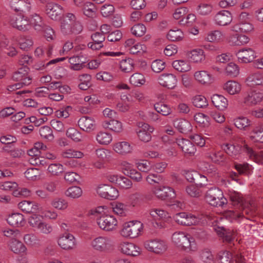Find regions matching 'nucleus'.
Instances as JSON below:
<instances>
[{
    "label": "nucleus",
    "instance_id": "nucleus-27",
    "mask_svg": "<svg viewBox=\"0 0 263 263\" xmlns=\"http://www.w3.org/2000/svg\"><path fill=\"white\" fill-rule=\"evenodd\" d=\"M18 206L23 212L27 213H37L39 211V205L33 201L24 200L20 202Z\"/></svg>",
    "mask_w": 263,
    "mask_h": 263
},
{
    "label": "nucleus",
    "instance_id": "nucleus-58",
    "mask_svg": "<svg viewBox=\"0 0 263 263\" xmlns=\"http://www.w3.org/2000/svg\"><path fill=\"white\" fill-rule=\"evenodd\" d=\"M226 72L227 76L235 77L239 74V69L236 64L230 63L226 67Z\"/></svg>",
    "mask_w": 263,
    "mask_h": 263
},
{
    "label": "nucleus",
    "instance_id": "nucleus-51",
    "mask_svg": "<svg viewBox=\"0 0 263 263\" xmlns=\"http://www.w3.org/2000/svg\"><path fill=\"white\" fill-rule=\"evenodd\" d=\"M247 81L252 85H259L263 84V76L259 73H254L247 78Z\"/></svg>",
    "mask_w": 263,
    "mask_h": 263
},
{
    "label": "nucleus",
    "instance_id": "nucleus-41",
    "mask_svg": "<svg viewBox=\"0 0 263 263\" xmlns=\"http://www.w3.org/2000/svg\"><path fill=\"white\" fill-rule=\"evenodd\" d=\"M82 8L85 15L91 17L95 14L96 8L93 3L89 2H86Z\"/></svg>",
    "mask_w": 263,
    "mask_h": 263
},
{
    "label": "nucleus",
    "instance_id": "nucleus-33",
    "mask_svg": "<svg viewBox=\"0 0 263 263\" xmlns=\"http://www.w3.org/2000/svg\"><path fill=\"white\" fill-rule=\"evenodd\" d=\"M223 89L230 95L238 93L241 90V85L234 81H229L223 86Z\"/></svg>",
    "mask_w": 263,
    "mask_h": 263
},
{
    "label": "nucleus",
    "instance_id": "nucleus-62",
    "mask_svg": "<svg viewBox=\"0 0 263 263\" xmlns=\"http://www.w3.org/2000/svg\"><path fill=\"white\" fill-rule=\"evenodd\" d=\"M48 171L53 175H58L62 173L64 170L62 164L60 163H53L49 165Z\"/></svg>",
    "mask_w": 263,
    "mask_h": 263
},
{
    "label": "nucleus",
    "instance_id": "nucleus-26",
    "mask_svg": "<svg viewBox=\"0 0 263 263\" xmlns=\"http://www.w3.org/2000/svg\"><path fill=\"white\" fill-rule=\"evenodd\" d=\"M74 15L68 13L64 18L61 25V30L65 34H70L71 31V25L74 21Z\"/></svg>",
    "mask_w": 263,
    "mask_h": 263
},
{
    "label": "nucleus",
    "instance_id": "nucleus-46",
    "mask_svg": "<svg viewBox=\"0 0 263 263\" xmlns=\"http://www.w3.org/2000/svg\"><path fill=\"white\" fill-rule=\"evenodd\" d=\"M235 167L239 175H249L252 170V166L247 163L243 164L235 163Z\"/></svg>",
    "mask_w": 263,
    "mask_h": 263
},
{
    "label": "nucleus",
    "instance_id": "nucleus-35",
    "mask_svg": "<svg viewBox=\"0 0 263 263\" xmlns=\"http://www.w3.org/2000/svg\"><path fill=\"white\" fill-rule=\"evenodd\" d=\"M103 125L104 127L109 128L110 130L116 133H120L123 129L122 123L118 120L114 119L110 120L109 121H104Z\"/></svg>",
    "mask_w": 263,
    "mask_h": 263
},
{
    "label": "nucleus",
    "instance_id": "nucleus-3",
    "mask_svg": "<svg viewBox=\"0 0 263 263\" xmlns=\"http://www.w3.org/2000/svg\"><path fill=\"white\" fill-rule=\"evenodd\" d=\"M172 239L174 243L182 250L194 251L197 249L195 239L189 234L182 232H175Z\"/></svg>",
    "mask_w": 263,
    "mask_h": 263
},
{
    "label": "nucleus",
    "instance_id": "nucleus-19",
    "mask_svg": "<svg viewBox=\"0 0 263 263\" xmlns=\"http://www.w3.org/2000/svg\"><path fill=\"white\" fill-rule=\"evenodd\" d=\"M119 247L121 251L127 255L137 256L140 254V248L134 243L123 242Z\"/></svg>",
    "mask_w": 263,
    "mask_h": 263
},
{
    "label": "nucleus",
    "instance_id": "nucleus-7",
    "mask_svg": "<svg viewBox=\"0 0 263 263\" xmlns=\"http://www.w3.org/2000/svg\"><path fill=\"white\" fill-rule=\"evenodd\" d=\"M97 222L100 228L106 231L115 230L118 223L116 218L110 215L100 216L97 219Z\"/></svg>",
    "mask_w": 263,
    "mask_h": 263
},
{
    "label": "nucleus",
    "instance_id": "nucleus-14",
    "mask_svg": "<svg viewBox=\"0 0 263 263\" xmlns=\"http://www.w3.org/2000/svg\"><path fill=\"white\" fill-rule=\"evenodd\" d=\"M154 194L159 199L161 200H171L176 197L174 190L169 186H162L157 188L154 191Z\"/></svg>",
    "mask_w": 263,
    "mask_h": 263
},
{
    "label": "nucleus",
    "instance_id": "nucleus-36",
    "mask_svg": "<svg viewBox=\"0 0 263 263\" xmlns=\"http://www.w3.org/2000/svg\"><path fill=\"white\" fill-rule=\"evenodd\" d=\"M173 67L177 71L181 72L189 71L191 66L187 61L184 60H176L172 63Z\"/></svg>",
    "mask_w": 263,
    "mask_h": 263
},
{
    "label": "nucleus",
    "instance_id": "nucleus-54",
    "mask_svg": "<svg viewBox=\"0 0 263 263\" xmlns=\"http://www.w3.org/2000/svg\"><path fill=\"white\" fill-rule=\"evenodd\" d=\"M25 242L31 246H36L40 244V240L37 237L33 234H28L24 236Z\"/></svg>",
    "mask_w": 263,
    "mask_h": 263
},
{
    "label": "nucleus",
    "instance_id": "nucleus-34",
    "mask_svg": "<svg viewBox=\"0 0 263 263\" xmlns=\"http://www.w3.org/2000/svg\"><path fill=\"white\" fill-rule=\"evenodd\" d=\"M9 246L11 250L15 253L24 252L26 250L23 243L16 238H12L10 240Z\"/></svg>",
    "mask_w": 263,
    "mask_h": 263
},
{
    "label": "nucleus",
    "instance_id": "nucleus-30",
    "mask_svg": "<svg viewBox=\"0 0 263 263\" xmlns=\"http://www.w3.org/2000/svg\"><path fill=\"white\" fill-rule=\"evenodd\" d=\"M211 100L215 107L220 110H224L228 105L227 99L222 95L214 94L212 96Z\"/></svg>",
    "mask_w": 263,
    "mask_h": 263
},
{
    "label": "nucleus",
    "instance_id": "nucleus-57",
    "mask_svg": "<svg viewBox=\"0 0 263 263\" xmlns=\"http://www.w3.org/2000/svg\"><path fill=\"white\" fill-rule=\"evenodd\" d=\"M200 257L205 263H214V256L208 249H205L201 251Z\"/></svg>",
    "mask_w": 263,
    "mask_h": 263
},
{
    "label": "nucleus",
    "instance_id": "nucleus-50",
    "mask_svg": "<svg viewBox=\"0 0 263 263\" xmlns=\"http://www.w3.org/2000/svg\"><path fill=\"white\" fill-rule=\"evenodd\" d=\"M61 155L63 158H81L83 157L84 154L81 152L68 149L63 152Z\"/></svg>",
    "mask_w": 263,
    "mask_h": 263
},
{
    "label": "nucleus",
    "instance_id": "nucleus-44",
    "mask_svg": "<svg viewBox=\"0 0 263 263\" xmlns=\"http://www.w3.org/2000/svg\"><path fill=\"white\" fill-rule=\"evenodd\" d=\"M120 67L121 70L124 72H131L134 69L133 60L130 58L122 60L120 62Z\"/></svg>",
    "mask_w": 263,
    "mask_h": 263
},
{
    "label": "nucleus",
    "instance_id": "nucleus-1",
    "mask_svg": "<svg viewBox=\"0 0 263 263\" xmlns=\"http://www.w3.org/2000/svg\"><path fill=\"white\" fill-rule=\"evenodd\" d=\"M232 204L236 206V209H241L242 214L247 216V219L251 220L257 214L256 206L253 202H249L244 200L241 194L234 192L230 195Z\"/></svg>",
    "mask_w": 263,
    "mask_h": 263
},
{
    "label": "nucleus",
    "instance_id": "nucleus-59",
    "mask_svg": "<svg viewBox=\"0 0 263 263\" xmlns=\"http://www.w3.org/2000/svg\"><path fill=\"white\" fill-rule=\"evenodd\" d=\"M197 185H190L186 187V192L189 195L192 197H199L201 196V192Z\"/></svg>",
    "mask_w": 263,
    "mask_h": 263
},
{
    "label": "nucleus",
    "instance_id": "nucleus-42",
    "mask_svg": "<svg viewBox=\"0 0 263 263\" xmlns=\"http://www.w3.org/2000/svg\"><path fill=\"white\" fill-rule=\"evenodd\" d=\"M155 109L157 112L163 116H167L171 114V108L166 104L162 102L157 103L154 105Z\"/></svg>",
    "mask_w": 263,
    "mask_h": 263
},
{
    "label": "nucleus",
    "instance_id": "nucleus-45",
    "mask_svg": "<svg viewBox=\"0 0 263 263\" xmlns=\"http://www.w3.org/2000/svg\"><path fill=\"white\" fill-rule=\"evenodd\" d=\"M183 33L180 29L170 30L167 34V38L170 41L175 42L182 39Z\"/></svg>",
    "mask_w": 263,
    "mask_h": 263
},
{
    "label": "nucleus",
    "instance_id": "nucleus-12",
    "mask_svg": "<svg viewBox=\"0 0 263 263\" xmlns=\"http://www.w3.org/2000/svg\"><path fill=\"white\" fill-rule=\"evenodd\" d=\"M10 23L13 27L20 31H25L30 28L29 20L24 16H14L11 17Z\"/></svg>",
    "mask_w": 263,
    "mask_h": 263
},
{
    "label": "nucleus",
    "instance_id": "nucleus-15",
    "mask_svg": "<svg viewBox=\"0 0 263 263\" xmlns=\"http://www.w3.org/2000/svg\"><path fill=\"white\" fill-rule=\"evenodd\" d=\"M92 248L99 251H105L110 249L111 240L107 237H99L91 242Z\"/></svg>",
    "mask_w": 263,
    "mask_h": 263
},
{
    "label": "nucleus",
    "instance_id": "nucleus-4",
    "mask_svg": "<svg viewBox=\"0 0 263 263\" xmlns=\"http://www.w3.org/2000/svg\"><path fill=\"white\" fill-rule=\"evenodd\" d=\"M205 199L208 202L214 206H222L227 203L222 191L218 187H212L206 193Z\"/></svg>",
    "mask_w": 263,
    "mask_h": 263
},
{
    "label": "nucleus",
    "instance_id": "nucleus-47",
    "mask_svg": "<svg viewBox=\"0 0 263 263\" xmlns=\"http://www.w3.org/2000/svg\"><path fill=\"white\" fill-rule=\"evenodd\" d=\"M129 81L132 85L136 86L143 85L145 82L144 76L140 73L133 74L130 77Z\"/></svg>",
    "mask_w": 263,
    "mask_h": 263
},
{
    "label": "nucleus",
    "instance_id": "nucleus-24",
    "mask_svg": "<svg viewBox=\"0 0 263 263\" xmlns=\"http://www.w3.org/2000/svg\"><path fill=\"white\" fill-rule=\"evenodd\" d=\"M177 143L185 154L192 155L196 152L195 145L192 142L187 139H179L177 140Z\"/></svg>",
    "mask_w": 263,
    "mask_h": 263
},
{
    "label": "nucleus",
    "instance_id": "nucleus-22",
    "mask_svg": "<svg viewBox=\"0 0 263 263\" xmlns=\"http://www.w3.org/2000/svg\"><path fill=\"white\" fill-rule=\"evenodd\" d=\"M78 125L83 130L90 132L95 128V121L91 117L83 116L79 120Z\"/></svg>",
    "mask_w": 263,
    "mask_h": 263
},
{
    "label": "nucleus",
    "instance_id": "nucleus-40",
    "mask_svg": "<svg viewBox=\"0 0 263 263\" xmlns=\"http://www.w3.org/2000/svg\"><path fill=\"white\" fill-rule=\"evenodd\" d=\"M66 136L71 138L73 141L78 142L83 140V136L81 133L74 128H68L66 133Z\"/></svg>",
    "mask_w": 263,
    "mask_h": 263
},
{
    "label": "nucleus",
    "instance_id": "nucleus-37",
    "mask_svg": "<svg viewBox=\"0 0 263 263\" xmlns=\"http://www.w3.org/2000/svg\"><path fill=\"white\" fill-rule=\"evenodd\" d=\"M96 140L101 144H108L112 140L111 135L107 133L100 132L96 136Z\"/></svg>",
    "mask_w": 263,
    "mask_h": 263
},
{
    "label": "nucleus",
    "instance_id": "nucleus-60",
    "mask_svg": "<svg viewBox=\"0 0 263 263\" xmlns=\"http://www.w3.org/2000/svg\"><path fill=\"white\" fill-rule=\"evenodd\" d=\"M220 237H222L223 241L228 243H231L233 241L232 233L230 231L222 228L221 231L218 233Z\"/></svg>",
    "mask_w": 263,
    "mask_h": 263
},
{
    "label": "nucleus",
    "instance_id": "nucleus-9",
    "mask_svg": "<svg viewBox=\"0 0 263 263\" xmlns=\"http://www.w3.org/2000/svg\"><path fill=\"white\" fill-rule=\"evenodd\" d=\"M97 193L101 197L110 200H115L119 196L118 191L115 187L107 184L99 186Z\"/></svg>",
    "mask_w": 263,
    "mask_h": 263
},
{
    "label": "nucleus",
    "instance_id": "nucleus-23",
    "mask_svg": "<svg viewBox=\"0 0 263 263\" xmlns=\"http://www.w3.org/2000/svg\"><path fill=\"white\" fill-rule=\"evenodd\" d=\"M92 42H90L87 46L92 50H99L103 46V42L105 40V36L100 32H96L91 36Z\"/></svg>",
    "mask_w": 263,
    "mask_h": 263
},
{
    "label": "nucleus",
    "instance_id": "nucleus-61",
    "mask_svg": "<svg viewBox=\"0 0 263 263\" xmlns=\"http://www.w3.org/2000/svg\"><path fill=\"white\" fill-rule=\"evenodd\" d=\"M234 124L238 128L245 129L250 125V121L246 117H239L234 120Z\"/></svg>",
    "mask_w": 263,
    "mask_h": 263
},
{
    "label": "nucleus",
    "instance_id": "nucleus-52",
    "mask_svg": "<svg viewBox=\"0 0 263 263\" xmlns=\"http://www.w3.org/2000/svg\"><path fill=\"white\" fill-rule=\"evenodd\" d=\"M51 204L54 208L60 210H64L68 207V202L61 198H55L51 201Z\"/></svg>",
    "mask_w": 263,
    "mask_h": 263
},
{
    "label": "nucleus",
    "instance_id": "nucleus-6",
    "mask_svg": "<svg viewBox=\"0 0 263 263\" xmlns=\"http://www.w3.org/2000/svg\"><path fill=\"white\" fill-rule=\"evenodd\" d=\"M142 223L139 221H132L125 223L121 231V234L125 237L136 238L142 229Z\"/></svg>",
    "mask_w": 263,
    "mask_h": 263
},
{
    "label": "nucleus",
    "instance_id": "nucleus-39",
    "mask_svg": "<svg viewBox=\"0 0 263 263\" xmlns=\"http://www.w3.org/2000/svg\"><path fill=\"white\" fill-rule=\"evenodd\" d=\"M39 133L41 136L48 141H51L54 139L52 129L48 126H44L40 128Z\"/></svg>",
    "mask_w": 263,
    "mask_h": 263
},
{
    "label": "nucleus",
    "instance_id": "nucleus-63",
    "mask_svg": "<svg viewBox=\"0 0 263 263\" xmlns=\"http://www.w3.org/2000/svg\"><path fill=\"white\" fill-rule=\"evenodd\" d=\"M194 120L203 126H208L209 117L202 113H197L194 115Z\"/></svg>",
    "mask_w": 263,
    "mask_h": 263
},
{
    "label": "nucleus",
    "instance_id": "nucleus-64",
    "mask_svg": "<svg viewBox=\"0 0 263 263\" xmlns=\"http://www.w3.org/2000/svg\"><path fill=\"white\" fill-rule=\"evenodd\" d=\"M64 179L66 182L70 183H78L80 176L75 172H67L65 175Z\"/></svg>",
    "mask_w": 263,
    "mask_h": 263
},
{
    "label": "nucleus",
    "instance_id": "nucleus-2",
    "mask_svg": "<svg viewBox=\"0 0 263 263\" xmlns=\"http://www.w3.org/2000/svg\"><path fill=\"white\" fill-rule=\"evenodd\" d=\"M221 147L228 155L233 158H236L242 151L246 153L250 158L254 159L255 161H257L259 157L263 159V151L257 154L251 147H249L247 145H245L242 147L239 144L234 145L227 143L223 144Z\"/></svg>",
    "mask_w": 263,
    "mask_h": 263
},
{
    "label": "nucleus",
    "instance_id": "nucleus-10",
    "mask_svg": "<svg viewBox=\"0 0 263 263\" xmlns=\"http://www.w3.org/2000/svg\"><path fill=\"white\" fill-rule=\"evenodd\" d=\"M58 245L64 250H72L76 246L74 237L69 233L65 232L60 236Z\"/></svg>",
    "mask_w": 263,
    "mask_h": 263
},
{
    "label": "nucleus",
    "instance_id": "nucleus-31",
    "mask_svg": "<svg viewBox=\"0 0 263 263\" xmlns=\"http://www.w3.org/2000/svg\"><path fill=\"white\" fill-rule=\"evenodd\" d=\"M196 80L202 84H210L213 81L211 76L206 71H199L194 73Z\"/></svg>",
    "mask_w": 263,
    "mask_h": 263
},
{
    "label": "nucleus",
    "instance_id": "nucleus-49",
    "mask_svg": "<svg viewBox=\"0 0 263 263\" xmlns=\"http://www.w3.org/2000/svg\"><path fill=\"white\" fill-rule=\"evenodd\" d=\"M145 198L146 196L139 193L133 194L129 197L130 202L134 206L140 204Z\"/></svg>",
    "mask_w": 263,
    "mask_h": 263
},
{
    "label": "nucleus",
    "instance_id": "nucleus-55",
    "mask_svg": "<svg viewBox=\"0 0 263 263\" xmlns=\"http://www.w3.org/2000/svg\"><path fill=\"white\" fill-rule=\"evenodd\" d=\"M146 30V27L142 24H138L131 28L132 33L136 36H142Z\"/></svg>",
    "mask_w": 263,
    "mask_h": 263
},
{
    "label": "nucleus",
    "instance_id": "nucleus-17",
    "mask_svg": "<svg viewBox=\"0 0 263 263\" xmlns=\"http://www.w3.org/2000/svg\"><path fill=\"white\" fill-rule=\"evenodd\" d=\"M232 21V16L230 11L221 10L214 16V21L217 25L226 26L229 24Z\"/></svg>",
    "mask_w": 263,
    "mask_h": 263
},
{
    "label": "nucleus",
    "instance_id": "nucleus-5",
    "mask_svg": "<svg viewBox=\"0 0 263 263\" xmlns=\"http://www.w3.org/2000/svg\"><path fill=\"white\" fill-rule=\"evenodd\" d=\"M249 14L241 12L239 16L238 22L232 27V30L236 32L248 33L254 30L253 25L250 22Z\"/></svg>",
    "mask_w": 263,
    "mask_h": 263
},
{
    "label": "nucleus",
    "instance_id": "nucleus-48",
    "mask_svg": "<svg viewBox=\"0 0 263 263\" xmlns=\"http://www.w3.org/2000/svg\"><path fill=\"white\" fill-rule=\"evenodd\" d=\"M82 194V190L81 189L77 186H73L68 188L65 194L67 196L73 198H77L80 197Z\"/></svg>",
    "mask_w": 263,
    "mask_h": 263
},
{
    "label": "nucleus",
    "instance_id": "nucleus-18",
    "mask_svg": "<svg viewBox=\"0 0 263 263\" xmlns=\"http://www.w3.org/2000/svg\"><path fill=\"white\" fill-rule=\"evenodd\" d=\"M62 10V7L57 4L49 3L46 5V13L53 20H56L59 17Z\"/></svg>",
    "mask_w": 263,
    "mask_h": 263
},
{
    "label": "nucleus",
    "instance_id": "nucleus-16",
    "mask_svg": "<svg viewBox=\"0 0 263 263\" xmlns=\"http://www.w3.org/2000/svg\"><path fill=\"white\" fill-rule=\"evenodd\" d=\"M158 80L160 85L168 89L174 88L177 83L176 76L172 73L162 74L159 77Z\"/></svg>",
    "mask_w": 263,
    "mask_h": 263
},
{
    "label": "nucleus",
    "instance_id": "nucleus-32",
    "mask_svg": "<svg viewBox=\"0 0 263 263\" xmlns=\"http://www.w3.org/2000/svg\"><path fill=\"white\" fill-rule=\"evenodd\" d=\"M116 152L121 155L129 153L132 151V147L127 142L123 141L116 143L114 146Z\"/></svg>",
    "mask_w": 263,
    "mask_h": 263
},
{
    "label": "nucleus",
    "instance_id": "nucleus-38",
    "mask_svg": "<svg viewBox=\"0 0 263 263\" xmlns=\"http://www.w3.org/2000/svg\"><path fill=\"white\" fill-rule=\"evenodd\" d=\"M29 23L30 26L31 25L33 26L34 29L38 31H42L45 26L41 17L36 14L32 16L30 21H29Z\"/></svg>",
    "mask_w": 263,
    "mask_h": 263
},
{
    "label": "nucleus",
    "instance_id": "nucleus-8",
    "mask_svg": "<svg viewBox=\"0 0 263 263\" xmlns=\"http://www.w3.org/2000/svg\"><path fill=\"white\" fill-rule=\"evenodd\" d=\"M175 221L179 224L190 226L196 225L199 222V219L195 215L186 212H180L174 216Z\"/></svg>",
    "mask_w": 263,
    "mask_h": 263
},
{
    "label": "nucleus",
    "instance_id": "nucleus-25",
    "mask_svg": "<svg viewBox=\"0 0 263 263\" xmlns=\"http://www.w3.org/2000/svg\"><path fill=\"white\" fill-rule=\"evenodd\" d=\"M263 98V94L259 92L251 91L248 93L245 98V103L249 106H253L260 103Z\"/></svg>",
    "mask_w": 263,
    "mask_h": 263
},
{
    "label": "nucleus",
    "instance_id": "nucleus-21",
    "mask_svg": "<svg viewBox=\"0 0 263 263\" xmlns=\"http://www.w3.org/2000/svg\"><path fill=\"white\" fill-rule=\"evenodd\" d=\"M238 60L243 63H249L252 61L255 58V51L251 48L242 49L236 53Z\"/></svg>",
    "mask_w": 263,
    "mask_h": 263
},
{
    "label": "nucleus",
    "instance_id": "nucleus-13",
    "mask_svg": "<svg viewBox=\"0 0 263 263\" xmlns=\"http://www.w3.org/2000/svg\"><path fill=\"white\" fill-rule=\"evenodd\" d=\"M29 68L27 66H24L18 69L14 73L12 79L15 81H21L20 83L27 86L31 83V78L28 74Z\"/></svg>",
    "mask_w": 263,
    "mask_h": 263
},
{
    "label": "nucleus",
    "instance_id": "nucleus-56",
    "mask_svg": "<svg viewBox=\"0 0 263 263\" xmlns=\"http://www.w3.org/2000/svg\"><path fill=\"white\" fill-rule=\"evenodd\" d=\"M193 103L195 107L198 108H203L208 105L206 99L201 95L195 96L193 99Z\"/></svg>",
    "mask_w": 263,
    "mask_h": 263
},
{
    "label": "nucleus",
    "instance_id": "nucleus-11",
    "mask_svg": "<svg viewBox=\"0 0 263 263\" xmlns=\"http://www.w3.org/2000/svg\"><path fill=\"white\" fill-rule=\"evenodd\" d=\"M144 246L147 250L156 254L161 253L166 249L165 242L157 239L147 240L144 242Z\"/></svg>",
    "mask_w": 263,
    "mask_h": 263
},
{
    "label": "nucleus",
    "instance_id": "nucleus-43",
    "mask_svg": "<svg viewBox=\"0 0 263 263\" xmlns=\"http://www.w3.org/2000/svg\"><path fill=\"white\" fill-rule=\"evenodd\" d=\"M203 53L204 52L202 49L193 50L190 53V58L194 62H201L205 59Z\"/></svg>",
    "mask_w": 263,
    "mask_h": 263
},
{
    "label": "nucleus",
    "instance_id": "nucleus-29",
    "mask_svg": "<svg viewBox=\"0 0 263 263\" xmlns=\"http://www.w3.org/2000/svg\"><path fill=\"white\" fill-rule=\"evenodd\" d=\"M7 220L10 225L13 227H23L26 224L23 215L18 213L12 214L9 216Z\"/></svg>",
    "mask_w": 263,
    "mask_h": 263
},
{
    "label": "nucleus",
    "instance_id": "nucleus-53",
    "mask_svg": "<svg viewBox=\"0 0 263 263\" xmlns=\"http://www.w3.org/2000/svg\"><path fill=\"white\" fill-rule=\"evenodd\" d=\"M25 175L28 180H36L39 178L40 173L36 168H29L25 172Z\"/></svg>",
    "mask_w": 263,
    "mask_h": 263
},
{
    "label": "nucleus",
    "instance_id": "nucleus-28",
    "mask_svg": "<svg viewBox=\"0 0 263 263\" xmlns=\"http://www.w3.org/2000/svg\"><path fill=\"white\" fill-rule=\"evenodd\" d=\"M173 125L179 132L187 134L192 129L191 124L186 120L183 119H176L174 121Z\"/></svg>",
    "mask_w": 263,
    "mask_h": 263
},
{
    "label": "nucleus",
    "instance_id": "nucleus-20",
    "mask_svg": "<svg viewBox=\"0 0 263 263\" xmlns=\"http://www.w3.org/2000/svg\"><path fill=\"white\" fill-rule=\"evenodd\" d=\"M10 6L14 11L25 13L29 12L31 8L29 0H12L10 2Z\"/></svg>",
    "mask_w": 263,
    "mask_h": 263
}]
</instances>
